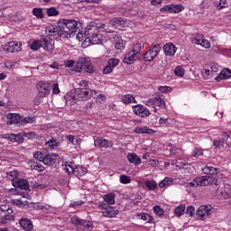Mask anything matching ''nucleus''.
Wrapping results in <instances>:
<instances>
[{"instance_id":"41","label":"nucleus","mask_w":231,"mask_h":231,"mask_svg":"<svg viewBox=\"0 0 231 231\" xmlns=\"http://www.w3.org/2000/svg\"><path fill=\"white\" fill-rule=\"evenodd\" d=\"M104 201L107 203L108 205H114L115 204V193L106 194L104 197Z\"/></svg>"},{"instance_id":"15","label":"nucleus","mask_w":231,"mask_h":231,"mask_svg":"<svg viewBox=\"0 0 231 231\" xmlns=\"http://www.w3.org/2000/svg\"><path fill=\"white\" fill-rule=\"evenodd\" d=\"M94 145H95V147L109 149V147H113V141H109L104 137H97L94 140Z\"/></svg>"},{"instance_id":"46","label":"nucleus","mask_w":231,"mask_h":231,"mask_svg":"<svg viewBox=\"0 0 231 231\" xmlns=\"http://www.w3.org/2000/svg\"><path fill=\"white\" fill-rule=\"evenodd\" d=\"M191 156L194 158H199V156H203V149L195 147L191 152Z\"/></svg>"},{"instance_id":"38","label":"nucleus","mask_w":231,"mask_h":231,"mask_svg":"<svg viewBox=\"0 0 231 231\" xmlns=\"http://www.w3.org/2000/svg\"><path fill=\"white\" fill-rule=\"evenodd\" d=\"M174 214L178 217H181V216H183V214H185V205L180 204V206H178L174 210Z\"/></svg>"},{"instance_id":"29","label":"nucleus","mask_w":231,"mask_h":231,"mask_svg":"<svg viewBox=\"0 0 231 231\" xmlns=\"http://www.w3.org/2000/svg\"><path fill=\"white\" fill-rule=\"evenodd\" d=\"M28 165L33 171H38V172L44 171V166H42V164H41L39 162H36L35 161H30L28 162Z\"/></svg>"},{"instance_id":"9","label":"nucleus","mask_w":231,"mask_h":231,"mask_svg":"<svg viewBox=\"0 0 231 231\" xmlns=\"http://www.w3.org/2000/svg\"><path fill=\"white\" fill-rule=\"evenodd\" d=\"M146 106L149 107H163L165 109V99L162 98V96H158L152 98H150L146 101Z\"/></svg>"},{"instance_id":"45","label":"nucleus","mask_w":231,"mask_h":231,"mask_svg":"<svg viewBox=\"0 0 231 231\" xmlns=\"http://www.w3.org/2000/svg\"><path fill=\"white\" fill-rule=\"evenodd\" d=\"M81 226L85 228V230L91 231L94 228L93 222L82 220Z\"/></svg>"},{"instance_id":"55","label":"nucleus","mask_w":231,"mask_h":231,"mask_svg":"<svg viewBox=\"0 0 231 231\" xmlns=\"http://www.w3.org/2000/svg\"><path fill=\"white\" fill-rule=\"evenodd\" d=\"M23 136L24 138H28V140H33L37 137V134H35V132H23Z\"/></svg>"},{"instance_id":"3","label":"nucleus","mask_w":231,"mask_h":231,"mask_svg":"<svg viewBox=\"0 0 231 231\" xmlns=\"http://www.w3.org/2000/svg\"><path fill=\"white\" fill-rule=\"evenodd\" d=\"M62 169L69 176L73 174L74 176H77V178H82V176L88 174V168L83 165L76 166L75 163L71 162H65V164L62 165Z\"/></svg>"},{"instance_id":"1","label":"nucleus","mask_w":231,"mask_h":231,"mask_svg":"<svg viewBox=\"0 0 231 231\" xmlns=\"http://www.w3.org/2000/svg\"><path fill=\"white\" fill-rule=\"evenodd\" d=\"M45 32L51 37H60V39H68L75 37V35L82 33V23L73 19H63L59 26L48 25Z\"/></svg>"},{"instance_id":"47","label":"nucleus","mask_w":231,"mask_h":231,"mask_svg":"<svg viewBox=\"0 0 231 231\" xmlns=\"http://www.w3.org/2000/svg\"><path fill=\"white\" fill-rule=\"evenodd\" d=\"M32 189H36L37 190H42V189H46V185L39 182V181H32L31 183Z\"/></svg>"},{"instance_id":"25","label":"nucleus","mask_w":231,"mask_h":231,"mask_svg":"<svg viewBox=\"0 0 231 231\" xmlns=\"http://www.w3.org/2000/svg\"><path fill=\"white\" fill-rule=\"evenodd\" d=\"M7 120L11 125H21V116L19 114H8Z\"/></svg>"},{"instance_id":"10","label":"nucleus","mask_w":231,"mask_h":231,"mask_svg":"<svg viewBox=\"0 0 231 231\" xmlns=\"http://www.w3.org/2000/svg\"><path fill=\"white\" fill-rule=\"evenodd\" d=\"M42 48L45 51H53L55 49V42L50 38V36L43 37L40 39Z\"/></svg>"},{"instance_id":"53","label":"nucleus","mask_w":231,"mask_h":231,"mask_svg":"<svg viewBox=\"0 0 231 231\" xmlns=\"http://www.w3.org/2000/svg\"><path fill=\"white\" fill-rule=\"evenodd\" d=\"M213 145L217 150L221 151L225 147V143L221 140H216L213 142Z\"/></svg>"},{"instance_id":"48","label":"nucleus","mask_w":231,"mask_h":231,"mask_svg":"<svg viewBox=\"0 0 231 231\" xmlns=\"http://www.w3.org/2000/svg\"><path fill=\"white\" fill-rule=\"evenodd\" d=\"M153 212L155 215L158 216V217H162L163 214H165V211L163 210V208H162V207L158 205L153 207Z\"/></svg>"},{"instance_id":"18","label":"nucleus","mask_w":231,"mask_h":231,"mask_svg":"<svg viewBox=\"0 0 231 231\" xmlns=\"http://www.w3.org/2000/svg\"><path fill=\"white\" fill-rule=\"evenodd\" d=\"M114 37L110 38L113 42H115L116 50H124L125 48V42L122 40V37L118 36V34H112Z\"/></svg>"},{"instance_id":"8","label":"nucleus","mask_w":231,"mask_h":231,"mask_svg":"<svg viewBox=\"0 0 231 231\" xmlns=\"http://www.w3.org/2000/svg\"><path fill=\"white\" fill-rule=\"evenodd\" d=\"M36 89L38 90V97L40 98H46L51 91V85L48 82L39 81L36 84Z\"/></svg>"},{"instance_id":"49","label":"nucleus","mask_w":231,"mask_h":231,"mask_svg":"<svg viewBox=\"0 0 231 231\" xmlns=\"http://www.w3.org/2000/svg\"><path fill=\"white\" fill-rule=\"evenodd\" d=\"M47 15L49 17H55L59 15V10H57L55 7H50L47 9Z\"/></svg>"},{"instance_id":"24","label":"nucleus","mask_w":231,"mask_h":231,"mask_svg":"<svg viewBox=\"0 0 231 231\" xmlns=\"http://www.w3.org/2000/svg\"><path fill=\"white\" fill-rule=\"evenodd\" d=\"M118 209L114 208H107L102 211L104 217H116L118 216Z\"/></svg>"},{"instance_id":"22","label":"nucleus","mask_w":231,"mask_h":231,"mask_svg":"<svg viewBox=\"0 0 231 231\" xmlns=\"http://www.w3.org/2000/svg\"><path fill=\"white\" fill-rule=\"evenodd\" d=\"M231 78L230 69H224L220 71L219 75L215 78L217 82H221V80H227Z\"/></svg>"},{"instance_id":"61","label":"nucleus","mask_w":231,"mask_h":231,"mask_svg":"<svg viewBox=\"0 0 231 231\" xmlns=\"http://www.w3.org/2000/svg\"><path fill=\"white\" fill-rule=\"evenodd\" d=\"M160 93H171L172 91V88L168 86H163L159 88Z\"/></svg>"},{"instance_id":"19","label":"nucleus","mask_w":231,"mask_h":231,"mask_svg":"<svg viewBox=\"0 0 231 231\" xmlns=\"http://www.w3.org/2000/svg\"><path fill=\"white\" fill-rule=\"evenodd\" d=\"M138 59H140V56L130 51L125 54L123 62L125 64H134V61Z\"/></svg>"},{"instance_id":"2","label":"nucleus","mask_w":231,"mask_h":231,"mask_svg":"<svg viewBox=\"0 0 231 231\" xmlns=\"http://www.w3.org/2000/svg\"><path fill=\"white\" fill-rule=\"evenodd\" d=\"M203 174L206 176H199L194 179L198 187H208V185H217V174L221 172L219 168L213 166H204L201 168Z\"/></svg>"},{"instance_id":"35","label":"nucleus","mask_w":231,"mask_h":231,"mask_svg":"<svg viewBox=\"0 0 231 231\" xmlns=\"http://www.w3.org/2000/svg\"><path fill=\"white\" fill-rule=\"evenodd\" d=\"M110 23L114 24V26H124L125 23H127V20L125 18H113Z\"/></svg>"},{"instance_id":"31","label":"nucleus","mask_w":231,"mask_h":231,"mask_svg":"<svg viewBox=\"0 0 231 231\" xmlns=\"http://www.w3.org/2000/svg\"><path fill=\"white\" fill-rule=\"evenodd\" d=\"M35 116H21L20 125H26V124H35Z\"/></svg>"},{"instance_id":"20","label":"nucleus","mask_w":231,"mask_h":231,"mask_svg":"<svg viewBox=\"0 0 231 231\" xmlns=\"http://www.w3.org/2000/svg\"><path fill=\"white\" fill-rule=\"evenodd\" d=\"M134 133L136 134H154L156 131L152 128H149L148 126H137L134 128Z\"/></svg>"},{"instance_id":"54","label":"nucleus","mask_w":231,"mask_h":231,"mask_svg":"<svg viewBox=\"0 0 231 231\" xmlns=\"http://www.w3.org/2000/svg\"><path fill=\"white\" fill-rule=\"evenodd\" d=\"M174 73H175L176 77H183L185 75V69L179 66V67L175 68Z\"/></svg>"},{"instance_id":"11","label":"nucleus","mask_w":231,"mask_h":231,"mask_svg":"<svg viewBox=\"0 0 231 231\" xmlns=\"http://www.w3.org/2000/svg\"><path fill=\"white\" fill-rule=\"evenodd\" d=\"M133 112L137 116H140L141 118H147L151 115V112L147 107L143 106V105H135L132 106Z\"/></svg>"},{"instance_id":"56","label":"nucleus","mask_w":231,"mask_h":231,"mask_svg":"<svg viewBox=\"0 0 231 231\" xmlns=\"http://www.w3.org/2000/svg\"><path fill=\"white\" fill-rule=\"evenodd\" d=\"M131 181V178L127 175H121L120 176V182L123 183V185H127Z\"/></svg>"},{"instance_id":"33","label":"nucleus","mask_w":231,"mask_h":231,"mask_svg":"<svg viewBox=\"0 0 231 231\" xmlns=\"http://www.w3.org/2000/svg\"><path fill=\"white\" fill-rule=\"evenodd\" d=\"M0 212H2V214H6V216H12V214H14V209L10 208V206L6 205V204H3L0 206Z\"/></svg>"},{"instance_id":"40","label":"nucleus","mask_w":231,"mask_h":231,"mask_svg":"<svg viewBox=\"0 0 231 231\" xmlns=\"http://www.w3.org/2000/svg\"><path fill=\"white\" fill-rule=\"evenodd\" d=\"M144 184L148 190H156L158 189V183L155 180H146Z\"/></svg>"},{"instance_id":"51","label":"nucleus","mask_w":231,"mask_h":231,"mask_svg":"<svg viewBox=\"0 0 231 231\" xmlns=\"http://www.w3.org/2000/svg\"><path fill=\"white\" fill-rule=\"evenodd\" d=\"M176 166L175 169L176 171H180V169H182V167H185V165H187V161L183 160V159H178L176 161Z\"/></svg>"},{"instance_id":"12","label":"nucleus","mask_w":231,"mask_h":231,"mask_svg":"<svg viewBox=\"0 0 231 231\" xmlns=\"http://www.w3.org/2000/svg\"><path fill=\"white\" fill-rule=\"evenodd\" d=\"M3 50L5 51H8L9 53H17V51H21V50H23V47L21 43L17 42H9L3 45Z\"/></svg>"},{"instance_id":"64","label":"nucleus","mask_w":231,"mask_h":231,"mask_svg":"<svg viewBox=\"0 0 231 231\" xmlns=\"http://www.w3.org/2000/svg\"><path fill=\"white\" fill-rule=\"evenodd\" d=\"M194 212H196L194 206H189L186 209V214H188V216H194Z\"/></svg>"},{"instance_id":"36","label":"nucleus","mask_w":231,"mask_h":231,"mask_svg":"<svg viewBox=\"0 0 231 231\" xmlns=\"http://www.w3.org/2000/svg\"><path fill=\"white\" fill-rule=\"evenodd\" d=\"M32 15L37 17V19H44V13L42 12V8L36 7L32 9Z\"/></svg>"},{"instance_id":"43","label":"nucleus","mask_w":231,"mask_h":231,"mask_svg":"<svg viewBox=\"0 0 231 231\" xmlns=\"http://www.w3.org/2000/svg\"><path fill=\"white\" fill-rule=\"evenodd\" d=\"M171 8H172L173 14H180V12H183V10H185V6H183V5L181 4H179V5L171 4Z\"/></svg>"},{"instance_id":"50","label":"nucleus","mask_w":231,"mask_h":231,"mask_svg":"<svg viewBox=\"0 0 231 231\" xmlns=\"http://www.w3.org/2000/svg\"><path fill=\"white\" fill-rule=\"evenodd\" d=\"M107 64L112 67V69H116L118 64H120V60L116 59V58H111L108 60Z\"/></svg>"},{"instance_id":"28","label":"nucleus","mask_w":231,"mask_h":231,"mask_svg":"<svg viewBox=\"0 0 231 231\" xmlns=\"http://www.w3.org/2000/svg\"><path fill=\"white\" fill-rule=\"evenodd\" d=\"M136 217H140V219H142L143 221H146L147 223H150L152 225L155 223L154 217L147 213H137Z\"/></svg>"},{"instance_id":"5","label":"nucleus","mask_w":231,"mask_h":231,"mask_svg":"<svg viewBox=\"0 0 231 231\" xmlns=\"http://www.w3.org/2000/svg\"><path fill=\"white\" fill-rule=\"evenodd\" d=\"M95 22H91L86 29L85 35H88L91 44H100V34L97 32Z\"/></svg>"},{"instance_id":"60","label":"nucleus","mask_w":231,"mask_h":231,"mask_svg":"<svg viewBox=\"0 0 231 231\" xmlns=\"http://www.w3.org/2000/svg\"><path fill=\"white\" fill-rule=\"evenodd\" d=\"M3 138L9 140V142H15V134H5Z\"/></svg>"},{"instance_id":"16","label":"nucleus","mask_w":231,"mask_h":231,"mask_svg":"<svg viewBox=\"0 0 231 231\" xmlns=\"http://www.w3.org/2000/svg\"><path fill=\"white\" fill-rule=\"evenodd\" d=\"M13 186L16 189H21L22 190H28L30 189V184L26 179H17L13 180Z\"/></svg>"},{"instance_id":"57","label":"nucleus","mask_w":231,"mask_h":231,"mask_svg":"<svg viewBox=\"0 0 231 231\" xmlns=\"http://www.w3.org/2000/svg\"><path fill=\"white\" fill-rule=\"evenodd\" d=\"M24 142V136L21 134H15V139H14V143H23Z\"/></svg>"},{"instance_id":"23","label":"nucleus","mask_w":231,"mask_h":231,"mask_svg":"<svg viewBox=\"0 0 231 231\" xmlns=\"http://www.w3.org/2000/svg\"><path fill=\"white\" fill-rule=\"evenodd\" d=\"M19 225L25 231H32L33 230V223H32V220H30L28 218H21L19 220Z\"/></svg>"},{"instance_id":"32","label":"nucleus","mask_w":231,"mask_h":231,"mask_svg":"<svg viewBox=\"0 0 231 231\" xmlns=\"http://www.w3.org/2000/svg\"><path fill=\"white\" fill-rule=\"evenodd\" d=\"M46 147L48 149H57L59 147L60 143L57 142V139L51 137L49 141L45 143Z\"/></svg>"},{"instance_id":"7","label":"nucleus","mask_w":231,"mask_h":231,"mask_svg":"<svg viewBox=\"0 0 231 231\" xmlns=\"http://www.w3.org/2000/svg\"><path fill=\"white\" fill-rule=\"evenodd\" d=\"M162 51L161 44L152 45L143 55L144 62H152L158 57V53Z\"/></svg>"},{"instance_id":"37","label":"nucleus","mask_w":231,"mask_h":231,"mask_svg":"<svg viewBox=\"0 0 231 231\" xmlns=\"http://www.w3.org/2000/svg\"><path fill=\"white\" fill-rule=\"evenodd\" d=\"M133 53H135V55H138L139 57H142V43L137 42L133 45L132 51Z\"/></svg>"},{"instance_id":"42","label":"nucleus","mask_w":231,"mask_h":231,"mask_svg":"<svg viewBox=\"0 0 231 231\" xmlns=\"http://www.w3.org/2000/svg\"><path fill=\"white\" fill-rule=\"evenodd\" d=\"M41 40H35L30 45V49L32 50V51H38V50H41Z\"/></svg>"},{"instance_id":"62","label":"nucleus","mask_w":231,"mask_h":231,"mask_svg":"<svg viewBox=\"0 0 231 231\" xmlns=\"http://www.w3.org/2000/svg\"><path fill=\"white\" fill-rule=\"evenodd\" d=\"M82 219H80L79 217H73L72 218H70V223L72 225H82Z\"/></svg>"},{"instance_id":"39","label":"nucleus","mask_w":231,"mask_h":231,"mask_svg":"<svg viewBox=\"0 0 231 231\" xmlns=\"http://www.w3.org/2000/svg\"><path fill=\"white\" fill-rule=\"evenodd\" d=\"M67 140L69 142V143H72V145H80V138L75 137V135H68Z\"/></svg>"},{"instance_id":"34","label":"nucleus","mask_w":231,"mask_h":231,"mask_svg":"<svg viewBox=\"0 0 231 231\" xmlns=\"http://www.w3.org/2000/svg\"><path fill=\"white\" fill-rule=\"evenodd\" d=\"M7 178L12 181L14 184V181H17L19 180V171L14 170L7 173Z\"/></svg>"},{"instance_id":"58","label":"nucleus","mask_w":231,"mask_h":231,"mask_svg":"<svg viewBox=\"0 0 231 231\" xmlns=\"http://www.w3.org/2000/svg\"><path fill=\"white\" fill-rule=\"evenodd\" d=\"M219 52L222 55H225L226 57H230L231 56V49L221 48V49H219Z\"/></svg>"},{"instance_id":"26","label":"nucleus","mask_w":231,"mask_h":231,"mask_svg":"<svg viewBox=\"0 0 231 231\" xmlns=\"http://www.w3.org/2000/svg\"><path fill=\"white\" fill-rule=\"evenodd\" d=\"M121 101L125 106H128L129 104H136V99L134 98V96H133V94H125L122 96Z\"/></svg>"},{"instance_id":"6","label":"nucleus","mask_w":231,"mask_h":231,"mask_svg":"<svg viewBox=\"0 0 231 231\" xmlns=\"http://www.w3.org/2000/svg\"><path fill=\"white\" fill-rule=\"evenodd\" d=\"M94 95H97L98 91L97 90H91L88 88H77L75 90V98L76 100H79L81 102H86L89 100Z\"/></svg>"},{"instance_id":"44","label":"nucleus","mask_w":231,"mask_h":231,"mask_svg":"<svg viewBox=\"0 0 231 231\" xmlns=\"http://www.w3.org/2000/svg\"><path fill=\"white\" fill-rule=\"evenodd\" d=\"M169 152L171 156H180L182 153L181 149L174 146L169 149Z\"/></svg>"},{"instance_id":"17","label":"nucleus","mask_w":231,"mask_h":231,"mask_svg":"<svg viewBox=\"0 0 231 231\" xmlns=\"http://www.w3.org/2000/svg\"><path fill=\"white\" fill-rule=\"evenodd\" d=\"M176 45L172 42H168L163 45V51L167 57H174L176 55Z\"/></svg>"},{"instance_id":"27","label":"nucleus","mask_w":231,"mask_h":231,"mask_svg":"<svg viewBox=\"0 0 231 231\" xmlns=\"http://www.w3.org/2000/svg\"><path fill=\"white\" fill-rule=\"evenodd\" d=\"M127 160L129 163H133L134 165H140L142 163V158H140L136 153H128Z\"/></svg>"},{"instance_id":"4","label":"nucleus","mask_w":231,"mask_h":231,"mask_svg":"<svg viewBox=\"0 0 231 231\" xmlns=\"http://www.w3.org/2000/svg\"><path fill=\"white\" fill-rule=\"evenodd\" d=\"M33 158L38 160V162H42L44 165H47V167H53V165L59 162V154L57 153L35 152Z\"/></svg>"},{"instance_id":"52","label":"nucleus","mask_w":231,"mask_h":231,"mask_svg":"<svg viewBox=\"0 0 231 231\" xmlns=\"http://www.w3.org/2000/svg\"><path fill=\"white\" fill-rule=\"evenodd\" d=\"M172 5H164L160 9L162 14H173Z\"/></svg>"},{"instance_id":"59","label":"nucleus","mask_w":231,"mask_h":231,"mask_svg":"<svg viewBox=\"0 0 231 231\" xmlns=\"http://www.w3.org/2000/svg\"><path fill=\"white\" fill-rule=\"evenodd\" d=\"M228 4H226V0H220L219 4L217 5V10H223V8H226Z\"/></svg>"},{"instance_id":"14","label":"nucleus","mask_w":231,"mask_h":231,"mask_svg":"<svg viewBox=\"0 0 231 231\" xmlns=\"http://www.w3.org/2000/svg\"><path fill=\"white\" fill-rule=\"evenodd\" d=\"M192 42L193 44H199L202 48H206V49L210 48V42L205 39V36H203V34H199V33L195 34V37L192 40Z\"/></svg>"},{"instance_id":"13","label":"nucleus","mask_w":231,"mask_h":231,"mask_svg":"<svg viewBox=\"0 0 231 231\" xmlns=\"http://www.w3.org/2000/svg\"><path fill=\"white\" fill-rule=\"evenodd\" d=\"M79 65L80 69H84L86 73H95V67L91 64V61L86 58H80L79 60Z\"/></svg>"},{"instance_id":"30","label":"nucleus","mask_w":231,"mask_h":231,"mask_svg":"<svg viewBox=\"0 0 231 231\" xmlns=\"http://www.w3.org/2000/svg\"><path fill=\"white\" fill-rule=\"evenodd\" d=\"M172 183H174V180H172L171 177H166L163 180L159 182V187L160 189H165V187H170V185H172Z\"/></svg>"},{"instance_id":"21","label":"nucleus","mask_w":231,"mask_h":231,"mask_svg":"<svg viewBox=\"0 0 231 231\" xmlns=\"http://www.w3.org/2000/svg\"><path fill=\"white\" fill-rule=\"evenodd\" d=\"M198 217L200 219H205V217H208L210 216V208L207 206H200L197 210Z\"/></svg>"},{"instance_id":"63","label":"nucleus","mask_w":231,"mask_h":231,"mask_svg":"<svg viewBox=\"0 0 231 231\" xmlns=\"http://www.w3.org/2000/svg\"><path fill=\"white\" fill-rule=\"evenodd\" d=\"M203 75L206 77V79H212L214 77V74H212L210 69H205Z\"/></svg>"}]
</instances>
